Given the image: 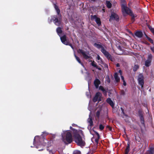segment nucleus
<instances>
[{
  "mask_svg": "<svg viewBox=\"0 0 154 154\" xmlns=\"http://www.w3.org/2000/svg\"><path fill=\"white\" fill-rule=\"evenodd\" d=\"M54 23L57 26H59L60 24V18H59V19L57 18H55L54 20Z\"/></svg>",
  "mask_w": 154,
  "mask_h": 154,
  "instance_id": "obj_11",
  "label": "nucleus"
},
{
  "mask_svg": "<svg viewBox=\"0 0 154 154\" xmlns=\"http://www.w3.org/2000/svg\"><path fill=\"white\" fill-rule=\"evenodd\" d=\"M44 141H45V143H46V142L47 141V140L46 139L44 140Z\"/></svg>",
  "mask_w": 154,
  "mask_h": 154,
  "instance_id": "obj_40",
  "label": "nucleus"
},
{
  "mask_svg": "<svg viewBox=\"0 0 154 154\" xmlns=\"http://www.w3.org/2000/svg\"><path fill=\"white\" fill-rule=\"evenodd\" d=\"M88 122L89 123V125L90 127H91L93 125V121L92 120V119L91 117L90 116H89V118L88 119Z\"/></svg>",
  "mask_w": 154,
  "mask_h": 154,
  "instance_id": "obj_13",
  "label": "nucleus"
},
{
  "mask_svg": "<svg viewBox=\"0 0 154 154\" xmlns=\"http://www.w3.org/2000/svg\"><path fill=\"white\" fill-rule=\"evenodd\" d=\"M72 126H77V125L75 124H72Z\"/></svg>",
  "mask_w": 154,
  "mask_h": 154,
  "instance_id": "obj_38",
  "label": "nucleus"
},
{
  "mask_svg": "<svg viewBox=\"0 0 154 154\" xmlns=\"http://www.w3.org/2000/svg\"><path fill=\"white\" fill-rule=\"evenodd\" d=\"M119 75L121 76V79L123 82V85L124 86H125L126 85V83L124 79V77L122 75V71L121 70H119Z\"/></svg>",
  "mask_w": 154,
  "mask_h": 154,
  "instance_id": "obj_12",
  "label": "nucleus"
},
{
  "mask_svg": "<svg viewBox=\"0 0 154 154\" xmlns=\"http://www.w3.org/2000/svg\"><path fill=\"white\" fill-rule=\"evenodd\" d=\"M78 52L79 53H81L84 58L85 59H87L90 57V55L88 52H86L81 49H79L78 51Z\"/></svg>",
  "mask_w": 154,
  "mask_h": 154,
  "instance_id": "obj_7",
  "label": "nucleus"
},
{
  "mask_svg": "<svg viewBox=\"0 0 154 154\" xmlns=\"http://www.w3.org/2000/svg\"><path fill=\"white\" fill-rule=\"evenodd\" d=\"M150 49L151 50V51H152V52L153 53H154V46L152 47H150Z\"/></svg>",
  "mask_w": 154,
  "mask_h": 154,
  "instance_id": "obj_33",
  "label": "nucleus"
},
{
  "mask_svg": "<svg viewBox=\"0 0 154 154\" xmlns=\"http://www.w3.org/2000/svg\"><path fill=\"white\" fill-rule=\"evenodd\" d=\"M60 38L61 42L63 44L66 45H69L73 49V48L72 45L71 44H69V43L67 41L66 36L65 35H64L62 37H60Z\"/></svg>",
  "mask_w": 154,
  "mask_h": 154,
  "instance_id": "obj_5",
  "label": "nucleus"
},
{
  "mask_svg": "<svg viewBox=\"0 0 154 154\" xmlns=\"http://www.w3.org/2000/svg\"><path fill=\"white\" fill-rule=\"evenodd\" d=\"M35 143H34V144L35 145Z\"/></svg>",
  "mask_w": 154,
  "mask_h": 154,
  "instance_id": "obj_44",
  "label": "nucleus"
},
{
  "mask_svg": "<svg viewBox=\"0 0 154 154\" xmlns=\"http://www.w3.org/2000/svg\"><path fill=\"white\" fill-rule=\"evenodd\" d=\"M122 12L124 14H127L131 15L132 16V20L134 21V16L132 13L131 10L127 7L126 5L123 4L122 5Z\"/></svg>",
  "mask_w": 154,
  "mask_h": 154,
  "instance_id": "obj_3",
  "label": "nucleus"
},
{
  "mask_svg": "<svg viewBox=\"0 0 154 154\" xmlns=\"http://www.w3.org/2000/svg\"><path fill=\"white\" fill-rule=\"evenodd\" d=\"M75 142L79 146H85V142L84 139L77 133L75 134L74 135Z\"/></svg>",
  "mask_w": 154,
  "mask_h": 154,
  "instance_id": "obj_2",
  "label": "nucleus"
},
{
  "mask_svg": "<svg viewBox=\"0 0 154 154\" xmlns=\"http://www.w3.org/2000/svg\"><path fill=\"white\" fill-rule=\"evenodd\" d=\"M62 137L63 141L65 143H70L72 141L71 134L69 131H63L62 134Z\"/></svg>",
  "mask_w": 154,
  "mask_h": 154,
  "instance_id": "obj_1",
  "label": "nucleus"
},
{
  "mask_svg": "<svg viewBox=\"0 0 154 154\" xmlns=\"http://www.w3.org/2000/svg\"><path fill=\"white\" fill-rule=\"evenodd\" d=\"M152 55L150 54L149 53L148 54L147 60H149L152 61Z\"/></svg>",
  "mask_w": 154,
  "mask_h": 154,
  "instance_id": "obj_18",
  "label": "nucleus"
},
{
  "mask_svg": "<svg viewBox=\"0 0 154 154\" xmlns=\"http://www.w3.org/2000/svg\"><path fill=\"white\" fill-rule=\"evenodd\" d=\"M102 94L100 92H97L96 93L95 97L93 99V101L94 102L98 101L99 102L101 100Z\"/></svg>",
  "mask_w": 154,
  "mask_h": 154,
  "instance_id": "obj_8",
  "label": "nucleus"
},
{
  "mask_svg": "<svg viewBox=\"0 0 154 154\" xmlns=\"http://www.w3.org/2000/svg\"><path fill=\"white\" fill-rule=\"evenodd\" d=\"M39 139V137L38 136H36L35 137V138L34 139V143H35V141H37Z\"/></svg>",
  "mask_w": 154,
  "mask_h": 154,
  "instance_id": "obj_28",
  "label": "nucleus"
},
{
  "mask_svg": "<svg viewBox=\"0 0 154 154\" xmlns=\"http://www.w3.org/2000/svg\"><path fill=\"white\" fill-rule=\"evenodd\" d=\"M125 154H126V153H125Z\"/></svg>",
  "mask_w": 154,
  "mask_h": 154,
  "instance_id": "obj_48",
  "label": "nucleus"
},
{
  "mask_svg": "<svg viewBox=\"0 0 154 154\" xmlns=\"http://www.w3.org/2000/svg\"><path fill=\"white\" fill-rule=\"evenodd\" d=\"M116 66H117V67H119V63H117V64H116Z\"/></svg>",
  "mask_w": 154,
  "mask_h": 154,
  "instance_id": "obj_39",
  "label": "nucleus"
},
{
  "mask_svg": "<svg viewBox=\"0 0 154 154\" xmlns=\"http://www.w3.org/2000/svg\"><path fill=\"white\" fill-rule=\"evenodd\" d=\"M106 101L112 107L114 106V103L110 98H108L106 100Z\"/></svg>",
  "mask_w": 154,
  "mask_h": 154,
  "instance_id": "obj_17",
  "label": "nucleus"
},
{
  "mask_svg": "<svg viewBox=\"0 0 154 154\" xmlns=\"http://www.w3.org/2000/svg\"><path fill=\"white\" fill-rule=\"evenodd\" d=\"M96 68L99 70H101V69L100 68L98 67L97 66V67Z\"/></svg>",
  "mask_w": 154,
  "mask_h": 154,
  "instance_id": "obj_37",
  "label": "nucleus"
},
{
  "mask_svg": "<svg viewBox=\"0 0 154 154\" xmlns=\"http://www.w3.org/2000/svg\"><path fill=\"white\" fill-rule=\"evenodd\" d=\"M114 76L116 82H118L119 81L120 78L118 77V74L117 73L115 74Z\"/></svg>",
  "mask_w": 154,
  "mask_h": 154,
  "instance_id": "obj_20",
  "label": "nucleus"
},
{
  "mask_svg": "<svg viewBox=\"0 0 154 154\" xmlns=\"http://www.w3.org/2000/svg\"><path fill=\"white\" fill-rule=\"evenodd\" d=\"M91 18L92 20L95 21L98 26H100L101 24L100 19L97 17L95 15L91 16Z\"/></svg>",
  "mask_w": 154,
  "mask_h": 154,
  "instance_id": "obj_9",
  "label": "nucleus"
},
{
  "mask_svg": "<svg viewBox=\"0 0 154 154\" xmlns=\"http://www.w3.org/2000/svg\"><path fill=\"white\" fill-rule=\"evenodd\" d=\"M149 40L150 41V42L152 43L153 42V41H152V40L150 38H149Z\"/></svg>",
  "mask_w": 154,
  "mask_h": 154,
  "instance_id": "obj_36",
  "label": "nucleus"
},
{
  "mask_svg": "<svg viewBox=\"0 0 154 154\" xmlns=\"http://www.w3.org/2000/svg\"><path fill=\"white\" fill-rule=\"evenodd\" d=\"M139 68V66L138 65H134V68H133V70L134 71H135L137 70V69H138Z\"/></svg>",
  "mask_w": 154,
  "mask_h": 154,
  "instance_id": "obj_27",
  "label": "nucleus"
},
{
  "mask_svg": "<svg viewBox=\"0 0 154 154\" xmlns=\"http://www.w3.org/2000/svg\"><path fill=\"white\" fill-rule=\"evenodd\" d=\"M119 49H120V50H121V49L120 48H119Z\"/></svg>",
  "mask_w": 154,
  "mask_h": 154,
  "instance_id": "obj_45",
  "label": "nucleus"
},
{
  "mask_svg": "<svg viewBox=\"0 0 154 154\" xmlns=\"http://www.w3.org/2000/svg\"><path fill=\"white\" fill-rule=\"evenodd\" d=\"M106 4L107 7L108 8H110L112 6V4L111 3L109 2L108 1H106Z\"/></svg>",
  "mask_w": 154,
  "mask_h": 154,
  "instance_id": "obj_21",
  "label": "nucleus"
},
{
  "mask_svg": "<svg viewBox=\"0 0 154 154\" xmlns=\"http://www.w3.org/2000/svg\"><path fill=\"white\" fill-rule=\"evenodd\" d=\"M100 81L98 79H96L94 82V83L96 87L97 88L99 86V85L100 84Z\"/></svg>",
  "mask_w": 154,
  "mask_h": 154,
  "instance_id": "obj_14",
  "label": "nucleus"
},
{
  "mask_svg": "<svg viewBox=\"0 0 154 154\" xmlns=\"http://www.w3.org/2000/svg\"><path fill=\"white\" fill-rule=\"evenodd\" d=\"M73 154H81V152L79 151L76 150L74 151Z\"/></svg>",
  "mask_w": 154,
  "mask_h": 154,
  "instance_id": "obj_31",
  "label": "nucleus"
},
{
  "mask_svg": "<svg viewBox=\"0 0 154 154\" xmlns=\"http://www.w3.org/2000/svg\"><path fill=\"white\" fill-rule=\"evenodd\" d=\"M121 109L122 110V108H121Z\"/></svg>",
  "mask_w": 154,
  "mask_h": 154,
  "instance_id": "obj_46",
  "label": "nucleus"
},
{
  "mask_svg": "<svg viewBox=\"0 0 154 154\" xmlns=\"http://www.w3.org/2000/svg\"><path fill=\"white\" fill-rule=\"evenodd\" d=\"M138 80L139 85L141 86L143 88L144 84V77L142 74H140L138 76Z\"/></svg>",
  "mask_w": 154,
  "mask_h": 154,
  "instance_id": "obj_6",
  "label": "nucleus"
},
{
  "mask_svg": "<svg viewBox=\"0 0 154 154\" xmlns=\"http://www.w3.org/2000/svg\"><path fill=\"white\" fill-rule=\"evenodd\" d=\"M74 56L75 57V58L76 60L78 61V62L80 63L81 64H82V63H81V61L80 60V59H79V58L78 57H77L75 55V54H74Z\"/></svg>",
  "mask_w": 154,
  "mask_h": 154,
  "instance_id": "obj_26",
  "label": "nucleus"
},
{
  "mask_svg": "<svg viewBox=\"0 0 154 154\" xmlns=\"http://www.w3.org/2000/svg\"><path fill=\"white\" fill-rule=\"evenodd\" d=\"M57 32L58 35L60 36V34L62 32V30L61 28L58 27L57 29Z\"/></svg>",
  "mask_w": 154,
  "mask_h": 154,
  "instance_id": "obj_23",
  "label": "nucleus"
},
{
  "mask_svg": "<svg viewBox=\"0 0 154 154\" xmlns=\"http://www.w3.org/2000/svg\"><path fill=\"white\" fill-rule=\"evenodd\" d=\"M99 89L100 90H101L103 92L104 94H105L106 95V90H105V89L102 86H100L99 87Z\"/></svg>",
  "mask_w": 154,
  "mask_h": 154,
  "instance_id": "obj_24",
  "label": "nucleus"
},
{
  "mask_svg": "<svg viewBox=\"0 0 154 154\" xmlns=\"http://www.w3.org/2000/svg\"><path fill=\"white\" fill-rule=\"evenodd\" d=\"M151 61L146 60L145 62V65L147 67H148L151 65Z\"/></svg>",
  "mask_w": 154,
  "mask_h": 154,
  "instance_id": "obj_19",
  "label": "nucleus"
},
{
  "mask_svg": "<svg viewBox=\"0 0 154 154\" xmlns=\"http://www.w3.org/2000/svg\"><path fill=\"white\" fill-rule=\"evenodd\" d=\"M70 128L71 129H72V127H71V126H70Z\"/></svg>",
  "mask_w": 154,
  "mask_h": 154,
  "instance_id": "obj_43",
  "label": "nucleus"
},
{
  "mask_svg": "<svg viewBox=\"0 0 154 154\" xmlns=\"http://www.w3.org/2000/svg\"><path fill=\"white\" fill-rule=\"evenodd\" d=\"M151 30V31L152 32V33H154V29L152 28L151 27L149 28Z\"/></svg>",
  "mask_w": 154,
  "mask_h": 154,
  "instance_id": "obj_34",
  "label": "nucleus"
},
{
  "mask_svg": "<svg viewBox=\"0 0 154 154\" xmlns=\"http://www.w3.org/2000/svg\"><path fill=\"white\" fill-rule=\"evenodd\" d=\"M92 65L95 67H97V65H96V63L94 61L91 63Z\"/></svg>",
  "mask_w": 154,
  "mask_h": 154,
  "instance_id": "obj_29",
  "label": "nucleus"
},
{
  "mask_svg": "<svg viewBox=\"0 0 154 154\" xmlns=\"http://www.w3.org/2000/svg\"><path fill=\"white\" fill-rule=\"evenodd\" d=\"M97 61L99 63V64H102L103 63V62L100 56L98 55H97Z\"/></svg>",
  "mask_w": 154,
  "mask_h": 154,
  "instance_id": "obj_15",
  "label": "nucleus"
},
{
  "mask_svg": "<svg viewBox=\"0 0 154 154\" xmlns=\"http://www.w3.org/2000/svg\"><path fill=\"white\" fill-rule=\"evenodd\" d=\"M151 30V31L152 32V33H154V29L152 28L151 27L149 28Z\"/></svg>",
  "mask_w": 154,
  "mask_h": 154,
  "instance_id": "obj_35",
  "label": "nucleus"
},
{
  "mask_svg": "<svg viewBox=\"0 0 154 154\" xmlns=\"http://www.w3.org/2000/svg\"><path fill=\"white\" fill-rule=\"evenodd\" d=\"M130 150V145L129 144H128V146L126 148L125 150V153H126V154H128V153L129 152V151Z\"/></svg>",
  "mask_w": 154,
  "mask_h": 154,
  "instance_id": "obj_22",
  "label": "nucleus"
},
{
  "mask_svg": "<svg viewBox=\"0 0 154 154\" xmlns=\"http://www.w3.org/2000/svg\"><path fill=\"white\" fill-rule=\"evenodd\" d=\"M104 128V126H103L102 125H100L99 126V128L101 130H102Z\"/></svg>",
  "mask_w": 154,
  "mask_h": 154,
  "instance_id": "obj_32",
  "label": "nucleus"
},
{
  "mask_svg": "<svg viewBox=\"0 0 154 154\" xmlns=\"http://www.w3.org/2000/svg\"><path fill=\"white\" fill-rule=\"evenodd\" d=\"M97 135H98V137H99V135L98 134H97Z\"/></svg>",
  "mask_w": 154,
  "mask_h": 154,
  "instance_id": "obj_42",
  "label": "nucleus"
},
{
  "mask_svg": "<svg viewBox=\"0 0 154 154\" xmlns=\"http://www.w3.org/2000/svg\"><path fill=\"white\" fill-rule=\"evenodd\" d=\"M94 45L97 48H101V52L104 54L105 56L107 57L108 59H111L110 55L109 54L108 52L106 51L104 48L103 47H102L100 45L95 43L94 44Z\"/></svg>",
  "mask_w": 154,
  "mask_h": 154,
  "instance_id": "obj_4",
  "label": "nucleus"
},
{
  "mask_svg": "<svg viewBox=\"0 0 154 154\" xmlns=\"http://www.w3.org/2000/svg\"><path fill=\"white\" fill-rule=\"evenodd\" d=\"M54 8L57 14H59L60 12V11L58 9V7L57 5H55L54 6Z\"/></svg>",
  "mask_w": 154,
  "mask_h": 154,
  "instance_id": "obj_25",
  "label": "nucleus"
},
{
  "mask_svg": "<svg viewBox=\"0 0 154 154\" xmlns=\"http://www.w3.org/2000/svg\"><path fill=\"white\" fill-rule=\"evenodd\" d=\"M123 54V53H119V54Z\"/></svg>",
  "mask_w": 154,
  "mask_h": 154,
  "instance_id": "obj_41",
  "label": "nucleus"
},
{
  "mask_svg": "<svg viewBox=\"0 0 154 154\" xmlns=\"http://www.w3.org/2000/svg\"><path fill=\"white\" fill-rule=\"evenodd\" d=\"M119 17L117 14L114 13H112L110 17L109 21H110L111 20H115L116 21H118L119 20Z\"/></svg>",
  "mask_w": 154,
  "mask_h": 154,
  "instance_id": "obj_10",
  "label": "nucleus"
},
{
  "mask_svg": "<svg viewBox=\"0 0 154 154\" xmlns=\"http://www.w3.org/2000/svg\"><path fill=\"white\" fill-rule=\"evenodd\" d=\"M153 34H154V33H153Z\"/></svg>",
  "mask_w": 154,
  "mask_h": 154,
  "instance_id": "obj_47",
  "label": "nucleus"
},
{
  "mask_svg": "<svg viewBox=\"0 0 154 154\" xmlns=\"http://www.w3.org/2000/svg\"><path fill=\"white\" fill-rule=\"evenodd\" d=\"M100 111V110L99 109V110H98L97 111V112L96 116H97L98 118H99V117Z\"/></svg>",
  "mask_w": 154,
  "mask_h": 154,
  "instance_id": "obj_30",
  "label": "nucleus"
},
{
  "mask_svg": "<svg viewBox=\"0 0 154 154\" xmlns=\"http://www.w3.org/2000/svg\"><path fill=\"white\" fill-rule=\"evenodd\" d=\"M135 35L136 36L139 38L142 37L143 35L142 32L140 31L137 32H136Z\"/></svg>",
  "mask_w": 154,
  "mask_h": 154,
  "instance_id": "obj_16",
  "label": "nucleus"
}]
</instances>
